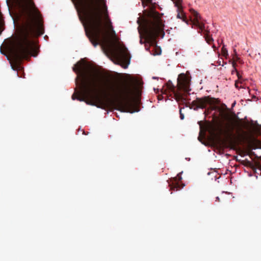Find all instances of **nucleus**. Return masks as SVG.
I'll list each match as a JSON object with an SVG mask.
<instances>
[{
    "label": "nucleus",
    "instance_id": "obj_24",
    "mask_svg": "<svg viewBox=\"0 0 261 261\" xmlns=\"http://www.w3.org/2000/svg\"><path fill=\"white\" fill-rule=\"evenodd\" d=\"M235 85H236V87H238V86H237V83H236V84H235Z\"/></svg>",
    "mask_w": 261,
    "mask_h": 261
},
{
    "label": "nucleus",
    "instance_id": "obj_11",
    "mask_svg": "<svg viewBox=\"0 0 261 261\" xmlns=\"http://www.w3.org/2000/svg\"><path fill=\"white\" fill-rule=\"evenodd\" d=\"M181 179L182 177L181 176L180 173L178 174L177 176L173 178L172 183L169 184L170 189L171 190L177 191L182 188L185 186V185L182 184L181 187H180L179 184V182L181 181Z\"/></svg>",
    "mask_w": 261,
    "mask_h": 261
},
{
    "label": "nucleus",
    "instance_id": "obj_18",
    "mask_svg": "<svg viewBox=\"0 0 261 261\" xmlns=\"http://www.w3.org/2000/svg\"><path fill=\"white\" fill-rule=\"evenodd\" d=\"M221 52H222V55H223V56L226 57L227 56H228L227 50L225 47L224 45H223V46L222 47Z\"/></svg>",
    "mask_w": 261,
    "mask_h": 261
},
{
    "label": "nucleus",
    "instance_id": "obj_23",
    "mask_svg": "<svg viewBox=\"0 0 261 261\" xmlns=\"http://www.w3.org/2000/svg\"><path fill=\"white\" fill-rule=\"evenodd\" d=\"M216 199H217V200L218 201H219V198L218 197H216Z\"/></svg>",
    "mask_w": 261,
    "mask_h": 261
},
{
    "label": "nucleus",
    "instance_id": "obj_9",
    "mask_svg": "<svg viewBox=\"0 0 261 261\" xmlns=\"http://www.w3.org/2000/svg\"><path fill=\"white\" fill-rule=\"evenodd\" d=\"M215 99L209 96H204L202 98H197L192 102V105L195 107L194 110L198 109H204L207 104L213 105L215 102Z\"/></svg>",
    "mask_w": 261,
    "mask_h": 261
},
{
    "label": "nucleus",
    "instance_id": "obj_22",
    "mask_svg": "<svg viewBox=\"0 0 261 261\" xmlns=\"http://www.w3.org/2000/svg\"><path fill=\"white\" fill-rule=\"evenodd\" d=\"M233 52H234V56L233 57H236V55H237V51H236V49H234Z\"/></svg>",
    "mask_w": 261,
    "mask_h": 261
},
{
    "label": "nucleus",
    "instance_id": "obj_1",
    "mask_svg": "<svg viewBox=\"0 0 261 261\" xmlns=\"http://www.w3.org/2000/svg\"><path fill=\"white\" fill-rule=\"evenodd\" d=\"M73 70L77 74L75 79L76 87L72 95L73 100L85 101L88 105L98 108L110 105L121 112L130 113L129 82L122 83L118 87L117 92L113 89L114 98L106 97L103 99L100 94L101 92L106 93V88L99 70L80 61L74 65Z\"/></svg>",
    "mask_w": 261,
    "mask_h": 261
},
{
    "label": "nucleus",
    "instance_id": "obj_19",
    "mask_svg": "<svg viewBox=\"0 0 261 261\" xmlns=\"http://www.w3.org/2000/svg\"><path fill=\"white\" fill-rule=\"evenodd\" d=\"M179 114L180 119L183 120L184 119V115L181 112V108H180L179 110Z\"/></svg>",
    "mask_w": 261,
    "mask_h": 261
},
{
    "label": "nucleus",
    "instance_id": "obj_6",
    "mask_svg": "<svg viewBox=\"0 0 261 261\" xmlns=\"http://www.w3.org/2000/svg\"><path fill=\"white\" fill-rule=\"evenodd\" d=\"M144 82L139 74H132V114L141 110V96Z\"/></svg>",
    "mask_w": 261,
    "mask_h": 261
},
{
    "label": "nucleus",
    "instance_id": "obj_4",
    "mask_svg": "<svg viewBox=\"0 0 261 261\" xmlns=\"http://www.w3.org/2000/svg\"><path fill=\"white\" fill-rule=\"evenodd\" d=\"M227 120L226 123H218L217 126L210 124L207 128L210 134L213 136H223L231 141L233 139L239 142L245 141L247 132L244 128H246L247 124L239 118L234 119L227 116Z\"/></svg>",
    "mask_w": 261,
    "mask_h": 261
},
{
    "label": "nucleus",
    "instance_id": "obj_16",
    "mask_svg": "<svg viewBox=\"0 0 261 261\" xmlns=\"http://www.w3.org/2000/svg\"><path fill=\"white\" fill-rule=\"evenodd\" d=\"M174 5H175V6L177 7V8H178V10H179L182 7V5H181V2H182V0H172Z\"/></svg>",
    "mask_w": 261,
    "mask_h": 261
},
{
    "label": "nucleus",
    "instance_id": "obj_5",
    "mask_svg": "<svg viewBox=\"0 0 261 261\" xmlns=\"http://www.w3.org/2000/svg\"><path fill=\"white\" fill-rule=\"evenodd\" d=\"M142 5L148 6L150 9L148 13V18L144 20L143 28L145 37V47L149 50L150 46H156V38L160 31V24L161 17L160 13L155 10L156 4L153 3L152 0H141Z\"/></svg>",
    "mask_w": 261,
    "mask_h": 261
},
{
    "label": "nucleus",
    "instance_id": "obj_21",
    "mask_svg": "<svg viewBox=\"0 0 261 261\" xmlns=\"http://www.w3.org/2000/svg\"><path fill=\"white\" fill-rule=\"evenodd\" d=\"M163 96L162 95H158V99L161 100L163 99Z\"/></svg>",
    "mask_w": 261,
    "mask_h": 261
},
{
    "label": "nucleus",
    "instance_id": "obj_13",
    "mask_svg": "<svg viewBox=\"0 0 261 261\" xmlns=\"http://www.w3.org/2000/svg\"><path fill=\"white\" fill-rule=\"evenodd\" d=\"M177 12L178 13L177 15V18L181 19L183 21L188 23V20L187 19L186 16L182 11V7H181L179 10L177 9Z\"/></svg>",
    "mask_w": 261,
    "mask_h": 261
},
{
    "label": "nucleus",
    "instance_id": "obj_12",
    "mask_svg": "<svg viewBox=\"0 0 261 261\" xmlns=\"http://www.w3.org/2000/svg\"><path fill=\"white\" fill-rule=\"evenodd\" d=\"M102 5H103L102 6V8H103V10L104 11L105 16L106 17V19L108 21V27L110 29H112V26L111 25V22L110 20L109 19V17H108L107 7V6H106V4L105 0H102Z\"/></svg>",
    "mask_w": 261,
    "mask_h": 261
},
{
    "label": "nucleus",
    "instance_id": "obj_10",
    "mask_svg": "<svg viewBox=\"0 0 261 261\" xmlns=\"http://www.w3.org/2000/svg\"><path fill=\"white\" fill-rule=\"evenodd\" d=\"M190 12L191 14L193 16V24L197 27L201 31L205 30L204 24L203 22H200L201 20V16L194 9H191Z\"/></svg>",
    "mask_w": 261,
    "mask_h": 261
},
{
    "label": "nucleus",
    "instance_id": "obj_20",
    "mask_svg": "<svg viewBox=\"0 0 261 261\" xmlns=\"http://www.w3.org/2000/svg\"><path fill=\"white\" fill-rule=\"evenodd\" d=\"M236 72L237 73V75L239 79H240L241 78V75H240L239 73L238 72V71L237 70V71L234 70V69L233 68V70H232V73L233 74V72Z\"/></svg>",
    "mask_w": 261,
    "mask_h": 261
},
{
    "label": "nucleus",
    "instance_id": "obj_3",
    "mask_svg": "<svg viewBox=\"0 0 261 261\" xmlns=\"http://www.w3.org/2000/svg\"><path fill=\"white\" fill-rule=\"evenodd\" d=\"M22 9L23 23L16 39H30L44 33L41 15L33 0H19Z\"/></svg>",
    "mask_w": 261,
    "mask_h": 261
},
{
    "label": "nucleus",
    "instance_id": "obj_25",
    "mask_svg": "<svg viewBox=\"0 0 261 261\" xmlns=\"http://www.w3.org/2000/svg\"><path fill=\"white\" fill-rule=\"evenodd\" d=\"M138 20H137V21H138V22H139V18H138Z\"/></svg>",
    "mask_w": 261,
    "mask_h": 261
},
{
    "label": "nucleus",
    "instance_id": "obj_14",
    "mask_svg": "<svg viewBox=\"0 0 261 261\" xmlns=\"http://www.w3.org/2000/svg\"><path fill=\"white\" fill-rule=\"evenodd\" d=\"M233 61L232 62V66L234 68V70L237 71V69H236L237 63H236V62H238L240 64H243V61L242 60H241L238 56V55H236V57H233Z\"/></svg>",
    "mask_w": 261,
    "mask_h": 261
},
{
    "label": "nucleus",
    "instance_id": "obj_2",
    "mask_svg": "<svg viewBox=\"0 0 261 261\" xmlns=\"http://www.w3.org/2000/svg\"><path fill=\"white\" fill-rule=\"evenodd\" d=\"M84 15L85 33L94 47L103 44V31L100 11L94 0H77Z\"/></svg>",
    "mask_w": 261,
    "mask_h": 261
},
{
    "label": "nucleus",
    "instance_id": "obj_15",
    "mask_svg": "<svg viewBox=\"0 0 261 261\" xmlns=\"http://www.w3.org/2000/svg\"><path fill=\"white\" fill-rule=\"evenodd\" d=\"M247 165H248L253 170H255L256 169H258L261 171V164L257 163L255 165H253L250 162L247 161Z\"/></svg>",
    "mask_w": 261,
    "mask_h": 261
},
{
    "label": "nucleus",
    "instance_id": "obj_7",
    "mask_svg": "<svg viewBox=\"0 0 261 261\" xmlns=\"http://www.w3.org/2000/svg\"><path fill=\"white\" fill-rule=\"evenodd\" d=\"M167 89L173 92L174 97L177 102L185 103L186 98L179 92L180 91L184 92H188L190 91V80L184 74L180 73L177 79V91L175 90V87L171 81H168L166 84Z\"/></svg>",
    "mask_w": 261,
    "mask_h": 261
},
{
    "label": "nucleus",
    "instance_id": "obj_17",
    "mask_svg": "<svg viewBox=\"0 0 261 261\" xmlns=\"http://www.w3.org/2000/svg\"><path fill=\"white\" fill-rule=\"evenodd\" d=\"M208 33L209 32H207L206 34H205L204 37L207 43L210 44L213 41V39L208 35Z\"/></svg>",
    "mask_w": 261,
    "mask_h": 261
},
{
    "label": "nucleus",
    "instance_id": "obj_8",
    "mask_svg": "<svg viewBox=\"0 0 261 261\" xmlns=\"http://www.w3.org/2000/svg\"><path fill=\"white\" fill-rule=\"evenodd\" d=\"M108 50L118 64L127 68L129 64V55L127 48L119 42H115L108 46Z\"/></svg>",
    "mask_w": 261,
    "mask_h": 261
}]
</instances>
